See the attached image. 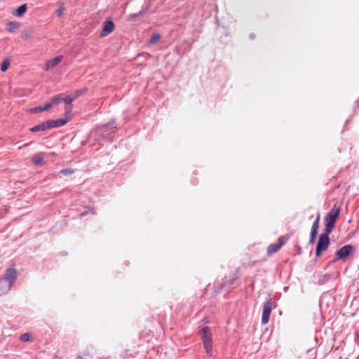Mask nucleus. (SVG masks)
<instances>
[{
	"label": "nucleus",
	"mask_w": 359,
	"mask_h": 359,
	"mask_svg": "<svg viewBox=\"0 0 359 359\" xmlns=\"http://www.w3.org/2000/svg\"><path fill=\"white\" fill-rule=\"evenodd\" d=\"M286 241H287V238H285L283 236H281V237L278 238L277 243H272V244L269 245V247L267 248L268 256H271L273 253H276V252H278L280 249V248L283 245H285Z\"/></svg>",
	"instance_id": "39448f33"
},
{
	"label": "nucleus",
	"mask_w": 359,
	"mask_h": 359,
	"mask_svg": "<svg viewBox=\"0 0 359 359\" xmlns=\"http://www.w3.org/2000/svg\"><path fill=\"white\" fill-rule=\"evenodd\" d=\"M114 29V24L111 20L106 21L102 26V32L100 36L101 37L106 36L111 34Z\"/></svg>",
	"instance_id": "0eeeda50"
},
{
	"label": "nucleus",
	"mask_w": 359,
	"mask_h": 359,
	"mask_svg": "<svg viewBox=\"0 0 359 359\" xmlns=\"http://www.w3.org/2000/svg\"><path fill=\"white\" fill-rule=\"evenodd\" d=\"M74 100V97L71 95L62 98V102H65V104H72Z\"/></svg>",
	"instance_id": "393cba45"
},
{
	"label": "nucleus",
	"mask_w": 359,
	"mask_h": 359,
	"mask_svg": "<svg viewBox=\"0 0 359 359\" xmlns=\"http://www.w3.org/2000/svg\"><path fill=\"white\" fill-rule=\"evenodd\" d=\"M198 333L203 341L205 353L211 356L212 355V334L210 329L207 326L203 327Z\"/></svg>",
	"instance_id": "f03ea898"
},
{
	"label": "nucleus",
	"mask_w": 359,
	"mask_h": 359,
	"mask_svg": "<svg viewBox=\"0 0 359 359\" xmlns=\"http://www.w3.org/2000/svg\"><path fill=\"white\" fill-rule=\"evenodd\" d=\"M17 278V271L14 268H8L5 274L4 278H1L2 279H6L11 285L15 280Z\"/></svg>",
	"instance_id": "1a4fd4ad"
},
{
	"label": "nucleus",
	"mask_w": 359,
	"mask_h": 359,
	"mask_svg": "<svg viewBox=\"0 0 359 359\" xmlns=\"http://www.w3.org/2000/svg\"><path fill=\"white\" fill-rule=\"evenodd\" d=\"M71 118V116H66L65 118H60L55 121H50L53 127H60L66 124Z\"/></svg>",
	"instance_id": "ddd939ff"
},
{
	"label": "nucleus",
	"mask_w": 359,
	"mask_h": 359,
	"mask_svg": "<svg viewBox=\"0 0 359 359\" xmlns=\"http://www.w3.org/2000/svg\"><path fill=\"white\" fill-rule=\"evenodd\" d=\"M62 101V98L60 96L55 97L50 103H53V106L54 104H57Z\"/></svg>",
	"instance_id": "bb28decb"
},
{
	"label": "nucleus",
	"mask_w": 359,
	"mask_h": 359,
	"mask_svg": "<svg viewBox=\"0 0 359 359\" xmlns=\"http://www.w3.org/2000/svg\"><path fill=\"white\" fill-rule=\"evenodd\" d=\"M317 231H316L315 229H311L310 243H313L316 236V234H317Z\"/></svg>",
	"instance_id": "a878e982"
},
{
	"label": "nucleus",
	"mask_w": 359,
	"mask_h": 359,
	"mask_svg": "<svg viewBox=\"0 0 359 359\" xmlns=\"http://www.w3.org/2000/svg\"><path fill=\"white\" fill-rule=\"evenodd\" d=\"M63 58L64 57L62 55H58V56L47 61V62L46 63L45 67H44V70L48 71L50 69H53V67H55V66L59 65L62 61Z\"/></svg>",
	"instance_id": "6e6552de"
},
{
	"label": "nucleus",
	"mask_w": 359,
	"mask_h": 359,
	"mask_svg": "<svg viewBox=\"0 0 359 359\" xmlns=\"http://www.w3.org/2000/svg\"><path fill=\"white\" fill-rule=\"evenodd\" d=\"M144 15V12H140L137 14H132L128 15V18L129 21H133L135 18L141 17Z\"/></svg>",
	"instance_id": "5701e85b"
},
{
	"label": "nucleus",
	"mask_w": 359,
	"mask_h": 359,
	"mask_svg": "<svg viewBox=\"0 0 359 359\" xmlns=\"http://www.w3.org/2000/svg\"><path fill=\"white\" fill-rule=\"evenodd\" d=\"M86 91H87V89L86 88H82V89L76 90L74 93L71 94V95L72 96V97H74V100H75L79 97H80L83 94H84Z\"/></svg>",
	"instance_id": "dca6fc26"
},
{
	"label": "nucleus",
	"mask_w": 359,
	"mask_h": 359,
	"mask_svg": "<svg viewBox=\"0 0 359 359\" xmlns=\"http://www.w3.org/2000/svg\"><path fill=\"white\" fill-rule=\"evenodd\" d=\"M320 213H318L316 217V220L313 223L312 229H315V230L318 231V229L319 227V223H320Z\"/></svg>",
	"instance_id": "4be33fe9"
},
{
	"label": "nucleus",
	"mask_w": 359,
	"mask_h": 359,
	"mask_svg": "<svg viewBox=\"0 0 359 359\" xmlns=\"http://www.w3.org/2000/svg\"><path fill=\"white\" fill-rule=\"evenodd\" d=\"M271 302L266 301L264 302L262 315V324H266L269 320V317L271 313Z\"/></svg>",
	"instance_id": "423d86ee"
},
{
	"label": "nucleus",
	"mask_w": 359,
	"mask_h": 359,
	"mask_svg": "<svg viewBox=\"0 0 359 359\" xmlns=\"http://www.w3.org/2000/svg\"><path fill=\"white\" fill-rule=\"evenodd\" d=\"M26 11H27V5L26 4L21 5L15 11V12L14 13V15L18 17H21L25 14Z\"/></svg>",
	"instance_id": "2eb2a0df"
},
{
	"label": "nucleus",
	"mask_w": 359,
	"mask_h": 359,
	"mask_svg": "<svg viewBox=\"0 0 359 359\" xmlns=\"http://www.w3.org/2000/svg\"><path fill=\"white\" fill-rule=\"evenodd\" d=\"M20 27V24L18 22H8L6 24L7 30L9 32H15Z\"/></svg>",
	"instance_id": "4468645a"
},
{
	"label": "nucleus",
	"mask_w": 359,
	"mask_h": 359,
	"mask_svg": "<svg viewBox=\"0 0 359 359\" xmlns=\"http://www.w3.org/2000/svg\"><path fill=\"white\" fill-rule=\"evenodd\" d=\"M57 15L58 16H61L63 12V10L62 8L57 10Z\"/></svg>",
	"instance_id": "c85d7f7f"
},
{
	"label": "nucleus",
	"mask_w": 359,
	"mask_h": 359,
	"mask_svg": "<svg viewBox=\"0 0 359 359\" xmlns=\"http://www.w3.org/2000/svg\"><path fill=\"white\" fill-rule=\"evenodd\" d=\"M22 37L25 40L29 39L32 37V34L30 32H28L27 31H24L22 33Z\"/></svg>",
	"instance_id": "cd10ccee"
},
{
	"label": "nucleus",
	"mask_w": 359,
	"mask_h": 359,
	"mask_svg": "<svg viewBox=\"0 0 359 359\" xmlns=\"http://www.w3.org/2000/svg\"><path fill=\"white\" fill-rule=\"evenodd\" d=\"M20 339L23 342L29 341L32 339V334L30 333H28V332L22 334L20 336Z\"/></svg>",
	"instance_id": "6ab92c4d"
},
{
	"label": "nucleus",
	"mask_w": 359,
	"mask_h": 359,
	"mask_svg": "<svg viewBox=\"0 0 359 359\" xmlns=\"http://www.w3.org/2000/svg\"><path fill=\"white\" fill-rule=\"evenodd\" d=\"M60 172L65 175H71L74 172V170L72 168L62 169Z\"/></svg>",
	"instance_id": "b1692460"
},
{
	"label": "nucleus",
	"mask_w": 359,
	"mask_h": 359,
	"mask_svg": "<svg viewBox=\"0 0 359 359\" xmlns=\"http://www.w3.org/2000/svg\"><path fill=\"white\" fill-rule=\"evenodd\" d=\"M11 285L6 279L0 278V295L6 294L11 289Z\"/></svg>",
	"instance_id": "9b49d317"
},
{
	"label": "nucleus",
	"mask_w": 359,
	"mask_h": 359,
	"mask_svg": "<svg viewBox=\"0 0 359 359\" xmlns=\"http://www.w3.org/2000/svg\"><path fill=\"white\" fill-rule=\"evenodd\" d=\"M72 109H73L72 104H66V105L65 107V111L66 116H71L70 114L72 111Z\"/></svg>",
	"instance_id": "412c9836"
},
{
	"label": "nucleus",
	"mask_w": 359,
	"mask_h": 359,
	"mask_svg": "<svg viewBox=\"0 0 359 359\" xmlns=\"http://www.w3.org/2000/svg\"><path fill=\"white\" fill-rule=\"evenodd\" d=\"M53 107V103H46L43 107H37L29 109L32 114L39 113L43 111L49 110Z\"/></svg>",
	"instance_id": "f8f14e48"
},
{
	"label": "nucleus",
	"mask_w": 359,
	"mask_h": 359,
	"mask_svg": "<svg viewBox=\"0 0 359 359\" xmlns=\"http://www.w3.org/2000/svg\"><path fill=\"white\" fill-rule=\"evenodd\" d=\"M42 161L43 158L40 155H35L32 157V162L34 165H39Z\"/></svg>",
	"instance_id": "aec40b11"
},
{
	"label": "nucleus",
	"mask_w": 359,
	"mask_h": 359,
	"mask_svg": "<svg viewBox=\"0 0 359 359\" xmlns=\"http://www.w3.org/2000/svg\"><path fill=\"white\" fill-rule=\"evenodd\" d=\"M9 65H10L9 60L8 59L4 60L1 65V72H6L8 69Z\"/></svg>",
	"instance_id": "a211bd4d"
},
{
	"label": "nucleus",
	"mask_w": 359,
	"mask_h": 359,
	"mask_svg": "<svg viewBox=\"0 0 359 359\" xmlns=\"http://www.w3.org/2000/svg\"><path fill=\"white\" fill-rule=\"evenodd\" d=\"M341 209L336 204L333 208L327 213L325 217V231L327 233H330L335 227V223L337 221Z\"/></svg>",
	"instance_id": "f257e3e1"
},
{
	"label": "nucleus",
	"mask_w": 359,
	"mask_h": 359,
	"mask_svg": "<svg viewBox=\"0 0 359 359\" xmlns=\"http://www.w3.org/2000/svg\"><path fill=\"white\" fill-rule=\"evenodd\" d=\"M329 233L325 231L322 233L320 237L316 247V255L319 257L323 252H325L330 244Z\"/></svg>",
	"instance_id": "7ed1b4c3"
},
{
	"label": "nucleus",
	"mask_w": 359,
	"mask_h": 359,
	"mask_svg": "<svg viewBox=\"0 0 359 359\" xmlns=\"http://www.w3.org/2000/svg\"><path fill=\"white\" fill-rule=\"evenodd\" d=\"M354 251V248L351 245H346L341 248L336 253L337 257L334 260V262L339 259H346L349 255H352Z\"/></svg>",
	"instance_id": "20e7f679"
},
{
	"label": "nucleus",
	"mask_w": 359,
	"mask_h": 359,
	"mask_svg": "<svg viewBox=\"0 0 359 359\" xmlns=\"http://www.w3.org/2000/svg\"><path fill=\"white\" fill-rule=\"evenodd\" d=\"M53 128V124L50 121H48L44 123H42L41 124H39L37 126H35L34 127L32 128L30 130L32 132L36 133L39 131H43L46 129Z\"/></svg>",
	"instance_id": "9d476101"
},
{
	"label": "nucleus",
	"mask_w": 359,
	"mask_h": 359,
	"mask_svg": "<svg viewBox=\"0 0 359 359\" xmlns=\"http://www.w3.org/2000/svg\"><path fill=\"white\" fill-rule=\"evenodd\" d=\"M160 39H161L160 34H158L157 33L154 34L150 39L149 43L151 44H155L159 41Z\"/></svg>",
	"instance_id": "f3484780"
}]
</instances>
